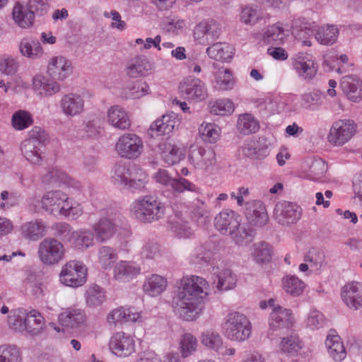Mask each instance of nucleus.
Segmentation results:
<instances>
[{
    "label": "nucleus",
    "instance_id": "f257e3e1",
    "mask_svg": "<svg viewBox=\"0 0 362 362\" xmlns=\"http://www.w3.org/2000/svg\"><path fill=\"white\" fill-rule=\"evenodd\" d=\"M209 284L202 277H183L173 298L175 312L186 321H193L202 314L209 296Z\"/></svg>",
    "mask_w": 362,
    "mask_h": 362
},
{
    "label": "nucleus",
    "instance_id": "f03ea898",
    "mask_svg": "<svg viewBox=\"0 0 362 362\" xmlns=\"http://www.w3.org/2000/svg\"><path fill=\"white\" fill-rule=\"evenodd\" d=\"M130 212L140 222L152 223L164 216L165 206L157 198L146 195L139 197L132 202Z\"/></svg>",
    "mask_w": 362,
    "mask_h": 362
},
{
    "label": "nucleus",
    "instance_id": "7ed1b4c3",
    "mask_svg": "<svg viewBox=\"0 0 362 362\" xmlns=\"http://www.w3.org/2000/svg\"><path fill=\"white\" fill-rule=\"evenodd\" d=\"M224 336L231 341H244L252 333V325L247 317L240 312L229 313L222 324Z\"/></svg>",
    "mask_w": 362,
    "mask_h": 362
},
{
    "label": "nucleus",
    "instance_id": "20e7f679",
    "mask_svg": "<svg viewBox=\"0 0 362 362\" xmlns=\"http://www.w3.org/2000/svg\"><path fill=\"white\" fill-rule=\"evenodd\" d=\"M67 197L68 194L61 190L49 191L42 197L40 200L35 197L30 198L29 205L33 210L37 211V204L40 203L41 209L45 212L54 216H60Z\"/></svg>",
    "mask_w": 362,
    "mask_h": 362
},
{
    "label": "nucleus",
    "instance_id": "39448f33",
    "mask_svg": "<svg viewBox=\"0 0 362 362\" xmlns=\"http://www.w3.org/2000/svg\"><path fill=\"white\" fill-rule=\"evenodd\" d=\"M87 280V268L81 261L67 262L59 274L60 282L69 287L77 288L83 286Z\"/></svg>",
    "mask_w": 362,
    "mask_h": 362
},
{
    "label": "nucleus",
    "instance_id": "423d86ee",
    "mask_svg": "<svg viewBox=\"0 0 362 362\" xmlns=\"http://www.w3.org/2000/svg\"><path fill=\"white\" fill-rule=\"evenodd\" d=\"M38 257L40 261L47 265H54L64 259L66 249L59 240L47 238L38 246Z\"/></svg>",
    "mask_w": 362,
    "mask_h": 362
},
{
    "label": "nucleus",
    "instance_id": "0eeeda50",
    "mask_svg": "<svg viewBox=\"0 0 362 362\" xmlns=\"http://www.w3.org/2000/svg\"><path fill=\"white\" fill-rule=\"evenodd\" d=\"M356 124L351 119H339L334 122L327 135L328 142L341 146L348 142L356 134Z\"/></svg>",
    "mask_w": 362,
    "mask_h": 362
},
{
    "label": "nucleus",
    "instance_id": "6e6552de",
    "mask_svg": "<svg viewBox=\"0 0 362 362\" xmlns=\"http://www.w3.org/2000/svg\"><path fill=\"white\" fill-rule=\"evenodd\" d=\"M269 308H272V313L269 318V329L268 335L269 337L274 334L275 332H282L288 329L293 325L291 310L284 308L275 303L274 299L268 300Z\"/></svg>",
    "mask_w": 362,
    "mask_h": 362
},
{
    "label": "nucleus",
    "instance_id": "1a4fd4ad",
    "mask_svg": "<svg viewBox=\"0 0 362 362\" xmlns=\"http://www.w3.org/2000/svg\"><path fill=\"white\" fill-rule=\"evenodd\" d=\"M144 149L143 141L135 134L126 133L120 136L115 145L117 154L127 159L137 158Z\"/></svg>",
    "mask_w": 362,
    "mask_h": 362
},
{
    "label": "nucleus",
    "instance_id": "9d476101",
    "mask_svg": "<svg viewBox=\"0 0 362 362\" xmlns=\"http://www.w3.org/2000/svg\"><path fill=\"white\" fill-rule=\"evenodd\" d=\"M189 161L197 169L208 170L216 163V153L211 148L192 146L189 153Z\"/></svg>",
    "mask_w": 362,
    "mask_h": 362
},
{
    "label": "nucleus",
    "instance_id": "9b49d317",
    "mask_svg": "<svg viewBox=\"0 0 362 362\" xmlns=\"http://www.w3.org/2000/svg\"><path fill=\"white\" fill-rule=\"evenodd\" d=\"M302 210L295 204L282 201L278 202L274 210V218L283 226L296 223L300 218Z\"/></svg>",
    "mask_w": 362,
    "mask_h": 362
},
{
    "label": "nucleus",
    "instance_id": "f8f14e48",
    "mask_svg": "<svg viewBox=\"0 0 362 362\" xmlns=\"http://www.w3.org/2000/svg\"><path fill=\"white\" fill-rule=\"evenodd\" d=\"M179 90L186 99L191 101H202L208 95L204 83L197 78H185L180 82Z\"/></svg>",
    "mask_w": 362,
    "mask_h": 362
},
{
    "label": "nucleus",
    "instance_id": "ddd939ff",
    "mask_svg": "<svg viewBox=\"0 0 362 362\" xmlns=\"http://www.w3.org/2000/svg\"><path fill=\"white\" fill-rule=\"evenodd\" d=\"M221 33V26L213 19L202 21L198 23L193 31V36L200 44H208L216 39Z\"/></svg>",
    "mask_w": 362,
    "mask_h": 362
},
{
    "label": "nucleus",
    "instance_id": "4468645a",
    "mask_svg": "<svg viewBox=\"0 0 362 362\" xmlns=\"http://www.w3.org/2000/svg\"><path fill=\"white\" fill-rule=\"evenodd\" d=\"M110 349L118 357H128L135 351L134 341L124 332H117L110 339Z\"/></svg>",
    "mask_w": 362,
    "mask_h": 362
},
{
    "label": "nucleus",
    "instance_id": "2eb2a0df",
    "mask_svg": "<svg viewBox=\"0 0 362 362\" xmlns=\"http://www.w3.org/2000/svg\"><path fill=\"white\" fill-rule=\"evenodd\" d=\"M72 73V66L69 60L63 56L53 57L47 65V74L57 81H64Z\"/></svg>",
    "mask_w": 362,
    "mask_h": 362
},
{
    "label": "nucleus",
    "instance_id": "dca6fc26",
    "mask_svg": "<svg viewBox=\"0 0 362 362\" xmlns=\"http://www.w3.org/2000/svg\"><path fill=\"white\" fill-rule=\"evenodd\" d=\"M240 216L232 210H223L215 217V227L223 235H229L239 226Z\"/></svg>",
    "mask_w": 362,
    "mask_h": 362
},
{
    "label": "nucleus",
    "instance_id": "f3484780",
    "mask_svg": "<svg viewBox=\"0 0 362 362\" xmlns=\"http://www.w3.org/2000/svg\"><path fill=\"white\" fill-rule=\"evenodd\" d=\"M141 273V268L134 262L121 260L113 268V279L122 283L129 282Z\"/></svg>",
    "mask_w": 362,
    "mask_h": 362
},
{
    "label": "nucleus",
    "instance_id": "a211bd4d",
    "mask_svg": "<svg viewBox=\"0 0 362 362\" xmlns=\"http://www.w3.org/2000/svg\"><path fill=\"white\" fill-rule=\"evenodd\" d=\"M245 216L250 224L258 227L266 225L269 221L265 206L261 201L247 202Z\"/></svg>",
    "mask_w": 362,
    "mask_h": 362
},
{
    "label": "nucleus",
    "instance_id": "6ab92c4d",
    "mask_svg": "<svg viewBox=\"0 0 362 362\" xmlns=\"http://www.w3.org/2000/svg\"><path fill=\"white\" fill-rule=\"evenodd\" d=\"M180 124V120L174 114L165 115L156 119L150 127L148 134L152 136L170 134Z\"/></svg>",
    "mask_w": 362,
    "mask_h": 362
},
{
    "label": "nucleus",
    "instance_id": "aec40b11",
    "mask_svg": "<svg viewBox=\"0 0 362 362\" xmlns=\"http://www.w3.org/2000/svg\"><path fill=\"white\" fill-rule=\"evenodd\" d=\"M83 98L74 93L64 95L60 100V107L66 117H76L84 111Z\"/></svg>",
    "mask_w": 362,
    "mask_h": 362
},
{
    "label": "nucleus",
    "instance_id": "412c9836",
    "mask_svg": "<svg viewBox=\"0 0 362 362\" xmlns=\"http://www.w3.org/2000/svg\"><path fill=\"white\" fill-rule=\"evenodd\" d=\"M341 298L346 305L355 310L362 306V288L358 282H349L345 284L341 292Z\"/></svg>",
    "mask_w": 362,
    "mask_h": 362
},
{
    "label": "nucleus",
    "instance_id": "4be33fe9",
    "mask_svg": "<svg viewBox=\"0 0 362 362\" xmlns=\"http://www.w3.org/2000/svg\"><path fill=\"white\" fill-rule=\"evenodd\" d=\"M341 88L348 98L358 102L362 98V81L354 76H344L340 83Z\"/></svg>",
    "mask_w": 362,
    "mask_h": 362
},
{
    "label": "nucleus",
    "instance_id": "5701e85b",
    "mask_svg": "<svg viewBox=\"0 0 362 362\" xmlns=\"http://www.w3.org/2000/svg\"><path fill=\"white\" fill-rule=\"evenodd\" d=\"M107 122L113 127L120 129H128L131 121L127 112L119 105H113L107 110Z\"/></svg>",
    "mask_w": 362,
    "mask_h": 362
},
{
    "label": "nucleus",
    "instance_id": "b1692460",
    "mask_svg": "<svg viewBox=\"0 0 362 362\" xmlns=\"http://www.w3.org/2000/svg\"><path fill=\"white\" fill-rule=\"evenodd\" d=\"M152 65L145 56L132 58L127 64L126 74L131 78H139L148 75Z\"/></svg>",
    "mask_w": 362,
    "mask_h": 362
},
{
    "label": "nucleus",
    "instance_id": "393cba45",
    "mask_svg": "<svg viewBox=\"0 0 362 362\" xmlns=\"http://www.w3.org/2000/svg\"><path fill=\"white\" fill-rule=\"evenodd\" d=\"M141 318V314L132 308L120 307L112 310L107 317L109 325L116 326L118 323L136 322Z\"/></svg>",
    "mask_w": 362,
    "mask_h": 362
},
{
    "label": "nucleus",
    "instance_id": "a878e982",
    "mask_svg": "<svg viewBox=\"0 0 362 362\" xmlns=\"http://www.w3.org/2000/svg\"><path fill=\"white\" fill-rule=\"evenodd\" d=\"M293 66L298 74L305 79H311L317 72L315 62L308 54H299Z\"/></svg>",
    "mask_w": 362,
    "mask_h": 362
},
{
    "label": "nucleus",
    "instance_id": "bb28decb",
    "mask_svg": "<svg viewBox=\"0 0 362 362\" xmlns=\"http://www.w3.org/2000/svg\"><path fill=\"white\" fill-rule=\"evenodd\" d=\"M24 323H25L26 332L30 336L40 334L45 327L44 317L35 310L25 313Z\"/></svg>",
    "mask_w": 362,
    "mask_h": 362
},
{
    "label": "nucleus",
    "instance_id": "cd10ccee",
    "mask_svg": "<svg viewBox=\"0 0 362 362\" xmlns=\"http://www.w3.org/2000/svg\"><path fill=\"white\" fill-rule=\"evenodd\" d=\"M68 240L75 248L85 250L93 246L94 233L89 229L74 230Z\"/></svg>",
    "mask_w": 362,
    "mask_h": 362
},
{
    "label": "nucleus",
    "instance_id": "c85d7f7f",
    "mask_svg": "<svg viewBox=\"0 0 362 362\" xmlns=\"http://www.w3.org/2000/svg\"><path fill=\"white\" fill-rule=\"evenodd\" d=\"M329 356L335 362H341L346 356L344 346L341 338L337 334H329L325 341Z\"/></svg>",
    "mask_w": 362,
    "mask_h": 362
},
{
    "label": "nucleus",
    "instance_id": "c756f323",
    "mask_svg": "<svg viewBox=\"0 0 362 362\" xmlns=\"http://www.w3.org/2000/svg\"><path fill=\"white\" fill-rule=\"evenodd\" d=\"M94 236L99 243H104L112 238L116 231L115 225L107 218H100L93 226Z\"/></svg>",
    "mask_w": 362,
    "mask_h": 362
},
{
    "label": "nucleus",
    "instance_id": "7c9ffc66",
    "mask_svg": "<svg viewBox=\"0 0 362 362\" xmlns=\"http://www.w3.org/2000/svg\"><path fill=\"white\" fill-rule=\"evenodd\" d=\"M165 278L158 274L148 277L143 286L144 291L150 296L156 297L161 294L167 288Z\"/></svg>",
    "mask_w": 362,
    "mask_h": 362
},
{
    "label": "nucleus",
    "instance_id": "2f4dec72",
    "mask_svg": "<svg viewBox=\"0 0 362 362\" xmlns=\"http://www.w3.org/2000/svg\"><path fill=\"white\" fill-rule=\"evenodd\" d=\"M42 147L33 141L24 140L21 145V151L23 157L33 165H40L42 161Z\"/></svg>",
    "mask_w": 362,
    "mask_h": 362
},
{
    "label": "nucleus",
    "instance_id": "473e14b6",
    "mask_svg": "<svg viewBox=\"0 0 362 362\" xmlns=\"http://www.w3.org/2000/svg\"><path fill=\"white\" fill-rule=\"evenodd\" d=\"M229 235L236 245H247L253 240L255 230L249 225L246 223L241 224L240 222L239 226L235 228Z\"/></svg>",
    "mask_w": 362,
    "mask_h": 362
},
{
    "label": "nucleus",
    "instance_id": "72a5a7b5",
    "mask_svg": "<svg viewBox=\"0 0 362 362\" xmlns=\"http://www.w3.org/2000/svg\"><path fill=\"white\" fill-rule=\"evenodd\" d=\"M161 156L164 161L168 165H175L182 158L180 148L170 141H164L158 145Z\"/></svg>",
    "mask_w": 362,
    "mask_h": 362
},
{
    "label": "nucleus",
    "instance_id": "f704fd0d",
    "mask_svg": "<svg viewBox=\"0 0 362 362\" xmlns=\"http://www.w3.org/2000/svg\"><path fill=\"white\" fill-rule=\"evenodd\" d=\"M288 35L281 23H276L267 28L263 34L262 39L267 44L281 45Z\"/></svg>",
    "mask_w": 362,
    "mask_h": 362
},
{
    "label": "nucleus",
    "instance_id": "c9c22d12",
    "mask_svg": "<svg viewBox=\"0 0 362 362\" xmlns=\"http://www.w3.org/2000/svg\"><path fill=\"white\" fill-rule=\"evenodd\" d=\"M85 319V313L81 309H68L59 315V320L62 325L70 328H74L82 324Z\"/></svg>",
    "mask_w": 362,
    "mask_h": 362
},
{
    "label": "nucleus",
    "instance_id": "e433bc0d",
    "mask_svg": "<svg viewBox=\"0 0 362 362\" xmlns=\"http://www.w3.org/2000/svg\"><path fill=\"white\" fill-rule=\"evenodd\" d=\"M13 19L14 22L21 28H29L33 26L35 21V16L33 13L17 4L13 8Z\"/></svg>",
    "mask_w": 362,
    "mask_h": 362
},
{
    "label": "nucleus",
    "instance_id": "4c0bfd02",
    "mask_svg": "<svg viewBox=\"0 0 362 362\" xmlns=\"http://www.w3.org/2000/svg\"><path fill=\"white\" fill-rule=\"evenodd\" d=\"M208 56L216 61H227L233 57V48L228 44L217 42L206 49Z\"/></svg>",
    "mask_w": 362,
    "mask_h": 362
},
{
    "label": "nucleus",
    "instance_id": "58836bf2",
    "mask_svg": "<svg viewBox=\"0 0 362 362\" xmlns=\"http://www.w3.org/2000/svg\"><path fill=\"white\" fill-rule=\"evenodd\" d=\"M19 50L24 57L36 59L42 55L43 49L39 41L31 38H23L19 45Z\"/></svg>",
    "mask_w": 362,
    "mask_h": 362
},
{
    "label": "nucleus",
    "instance_id": "ea45409f",
    "mask_svg": "<svg viewBox=\"0 0 362 362\" xmlns=\"http://www.w3.org/2000/svg\"><path fill=\"white\" fill-rule=\"evenodd\" d=\"M21 230L25 238L36 240L45 235L46 226L42 221H35L24 223Z\"/></svg>",
    "mask_w": 362,
    "mask_h": 362
},
{
    "label": "nucleus",
    "instance_id": "a19ab883",
    "mask_svg": "<svg viewBox=\"0 0 362 362\" xmlns=\"http://www.w3.org/2000/svg\"><path fill=\"white\" fill-rule=\"evenodd\" d=\"M339 30L336 25H327L320 27L315 34V39L322 45H332L337 39Z\"/></svg>",
    "mask_w": 362,
    "mask_h": 362
},
{
    "label": "nucleus",
    "instance_id": "79ce46f5",
    "mask_svg": "<svg viewBox=\"0 0 362 362\" xmlns=\"http://www.w3.org/2000/svg\"><path fill=\"white\" fill-rule=\"evenodd\" d=\"M147 182L146 173L137 165H132L127 186L134 189H141L145 188Z\"/></svg>",
    "mask_w": 362,
    "mask_h": 362
},
{
    "label": "nucleus",
    "instance_id": "37998d69",
    "mask_svg": "<svg viewBox=\"0 0 362 362\" xmlns=\"http://www.w3.org/2000/svg\"><path fill=\"white\" fill-rule=\"evenodd\" d=\"M190 216L193 221L203 225L208 221L210 211L204 201L197 199L190 206Z\"/></svg>",
    "mask_w": 362,
    "mask_h": 362
},
{
    "label": "nucleus",
    "instance_id": "c03bdc74",
    "mask_svg": "<svg viewBox=\"0 0 362 362\" xmlns=\"http://www.w3.org/2000/svg\"><path fill=\"white\" fill-rule=\"evenodd\" d=\"M33 86L39 90L40 94L45 96H51L60 91L61 86L56 81H49L42 78L40 76H36L33 78Z\"/></svg>",
    "mask_w": 362,
    "mask_h": 362
},
{
    "label": "nucleus",
    "instance_id": "a18cd8bd",
    "mask_svg": "<svg viewBox=\"0 0 362 362\" xmlns=\"http://www.w3.org/2000/svg\"><path fill=\"white\" fill-rule=\"evenodd\" d=\"M208 107L210 112L215 115H230L234 111L233 103L227 98L210 100Z\"/></svg>",
    "mask_w": 362,
    "mask_h": 362
},
{
    "label": "nucleus",
    "instance_id": "49530a36",
    "mask_svg": "<svg viewBox=\"0 0 362 362\" xmlns=\"http://www.w3.org/2000/svg\"><path fill=\"white\" fill-rule=\"evenodd\" d=\"M117 257V252L112 247L101 246L98 250V262L103 269H110Z\"/></svg>",
    "mask_w": 362,
    "mask_h": 362
},
{
    "label": "nucleus",
    "instance_id": "de8ad7c7",
    "mask_svg": "<svg viewBox=\"0 0 362 362\" xmlns=\"http://www.w3.org/2000/svg\"><path fill=\"white\" fill-rule=\"evenodd\" d=\"M216 88L220 90H228L233 88L235 80L232 72L224 68H220L215 73Z\"/></svg>",
    "mask_w": 362,
    "mask_h": 362
},
{
    "label": "nucleus",
    "instance_id": "09e8293b",
    "mask_svg": "<svg viewBox=\"0 0 362 362\" xmlns=\"http://www.w3.org/2000/svg\"><path fill=\"white\" fill-rule=\"evenodd\" d=\"M86 302L90 308L100 306L105 300V294L102 288L98 285L89 286L85 293Z\"/></svg>",
    "mask_w": 362,
    "mask_h": 362
},
{
    "label": "nucleus",
    "instance_id": "8fccbe9b",
    "mask_svg": "<svg viewBox=\"0 0 362 362\" xmlns=\"http://www.w3.org/2000/svg\"><path fill=\"white\" fill-rule=\"evenodd\" d=\"M216 289L220 291H226L233 289L237 282V278L228 269L221 270L217 275Z\"/></svg>",
    "mask_w": 362,
    "mask_h": 362
},
{
    "label": "nucleus",
    "instance_id": "3c124183",
    "mask_svg": "<svg viewBox=\"0 0 362 362\" xmlns=\"http://www.w3.org/2000/svg\"><path fill=\"white\" fill-rule=\"evenodd\" d=\"M285 292L293 297L300 296L305 288V284L295 276H287L282 279Z\"/></svg>",
    "mask_w": 362,
    "mask_h": 362
},
{
    "label": "nucleus",
    "instance_id": "603ef678",
    "mask_svg": "<svg viewBox=\"0 0 362 362\" xmlns=\"http://www.w3.org/2000/svg\"><path fill=\"white\" fill-rule=\"evenodd\" d=\"M203 141L216 143L220 138L221 128L214 123H202L199 129Z\"/></svg>",
    "mask_w": 362,
    "mask_h": 362
},
{
    "label": "nucleus",
    "instance_id": "864d4df0",
    "mask_svg": "<svg viewBox=\"0 0 362 362\" xmlns=\"http://www.w3.org/2000/svg\"><path fill=\"white\" fill-rule=\"evenodd\" d=\"M22 354L16 345L0 346V362H22Z\"/></svg>",
    "mask_w": 362,
    "mask_h": 362
},
{
    "label": "nucleus",
    "instance_id": "5fc2aeb1",
    "mask_svg": "<svg viewBox=\"0 0 362 362\" xmlns=\"http://www.w3.org/2000/svg\"><path fill=\"white\" fill-rule=\"evenodd\" d=\"M302 342L294 334L283 337L279 345L280 351L287 354H296L302 349Z\"/></svg>",
    "mask_w": 362,
    "mask_h": 362
},
{
    "label": "nucleus",
    "instance_id": "6e6d98bb",
    "mask_svg": "<svg viewBox=\"0 0 362 362\" xmlns=\"http://www.w3.org/2000/svg\"><path fill=\"white\" fill-rule=\"evenodd\" d=\"M64 206L60 216L76 220L83 214V208L81 204L70 198L69 196Z\"/></svg>",
    "mask_w": 362,
    "mask_h": 362
},
{
    "label": "nucleus",
    "instance_id": "4d7b16f0",
    "mask_svg": "<svg viewBox=\"0 0 362 362\" xmlns=\"http://www.w3.org/2000/svg\"><path fill=\"white\" fill-rule=\"evenodd\" d=\"M237 127L240 133L249 134L257 132L259 129V125L251 115L244 114L239 116Z\"/></svg>",
    "mask_w": 362,
    "mask_h": 362
},
{
    "label": "nucleus",
    "instance_id": "13d9d810",
    "mask_svg": "<svg viewBox=\"0 0 362 362\" xmlns=\"http://www.w3.org/2000/svg\"><path fill=\"white\" fill-rule=\"evenodd\" d=\"M197 339L191 333L183 334L180 339V352L186 358L192 355L197 348Z\"/></svg>",
    "mask_w": 362,
    "mask_h": 362
},
{
    "label": "nucleus",
    "instance_id": "bf43d9fd",
    "mask_svg": "<svg viewBox=\"0 0 362 362\" xmlns=\"http://www.w3.org/2000/svg\"><path fill=\"white\" fill-rule=\"evenodd\" d=\"M31 115L25 110L16 111L12 116L11 124L16 130H23L33 124Z\"/></svg>",
    "mask_w": 362,
    "mask_h": 362
},
{
    "label": "nucleus",
    "instance_id": "052dcab7",
    "mask_svg": "<svg viewBox=\"0 0 362 362\" xmlns=\"http://www.w3.org/2000/svg\"><path fill=\"white\" fill-rule=\"evenodd\" d=\"M201 342L208 348L218 351L221 347L222 339L218 332L207 330L202 333Z\"/></svg>",
    "mask_w": 362,
    "mask_h": 362
},
{
    "label": "nucleus",
    "instance_id": "680f3d73",
    "mask_svg": "<svg viewBox=\"0 0 362 362\" xmlns=\"http://www.w3.org/2000/svg\"><path fill=\"white\" fill-rule=\"evenodd\" d=\"M255 251L253 256L257 262H269L272 259V248L264 242L258 243L253 245Z\"/></svg>",
    "mask_w": 362,
    "mask_h": 362
},
{
    "label": "nucleus",
    "instance_id": "e2e57ef3",
    "mask_svg": "<svg viewBox=\"0 0 362 362\" xmlns=\"http://www.w3.org/2000/svg\"><path fill=\"white\" fill-rule=\"evenodd\" d=\"M327 170V165L322 160H315L310 165L308 177L310 180L317 181L321 179Z\"/></svg>",
    "mask_w": 362,
    "mask_h": 362
},
{
    "label": "nucleus",
    "instance_id": "0e129e2a",
    "mask_svg": "<svg viewBox=\"0 0 362 362\" xmlns=\"http://www.w3.org/2000/svg\"><path fill=\"white\" fill-rule=\"evenodd\" d=\"M305 261L309 264L311 268L318 270L325 265V255L323 252L313 249L305 256Z\"/></svg>",
    "mask_w": 362,
    "mask_h": 362
},
{
    "label": "nucleus",
    "instance_id": "69168bd1",
    "mask_svg": "<svg viewBox=\"0 0 362 362\" xmlns=\"http://www.w3.org/2000/svg\"><path fill=\"white\" fill-rule=\"evenodd\" d=\"M264 148H259L258 143L250 141L243 147V153L251 159H260L266 156Z\"/></svg>",
    "mask_w": 362,
    "mask_h": 362
},
{
    "label": "nucleus",
    "instance_id": "338daca9",
    "mask_svg": "<svg viewBox=\"0 0 362 362\" xmlns=\"http://www.w3.org/2000/svg\"><path fill=\"white\" fill-rule=\"evenodd\" d=\"M49 0H29L28 8L34 16L45 15L49 10Z\"/></svg>",
    "mask_w": 362,
    "mask_h": 362
},
{
    "label": "nucleus",
    "instance_id": "774afa93",
    "mask_svg": "<svg viewBox=\"0 0 362 362\" xmlns=\"http://www.w3.org/2000/svg\"><path fill=\"white\" fill-rule=\"evenodd\" d=\"M48 134L44 129L39 127H34L29 132V137L25 140L33 141L35 145L42 147L48 141Z\"/></svg>",
    "mask_w": 362,
    "mask_h": 362
}]
</instances>
